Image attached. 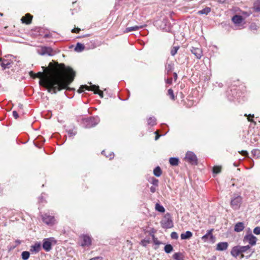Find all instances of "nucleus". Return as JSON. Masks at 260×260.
<instances>
[{"label":"nucleus","instance_id":"nucleus-24","mask_svg":"<svg viewBox=\"0 0 260 260\" xmlns=\"http://www.w3.org/2000/svg\"><path fill=\"white\" fill-rule=\"evenodd\" d=\"M153 174L156 177H159L162 174V171L159 167H156L153 170Z\"/></svg>","mask_w":260,"mask_h":260},{"label":"nucleus","instance_id":"nucleus-23","mask_svg":"<svg viewBox=\"0 0 260 260\" xmlns=\"http://www.w3.org/2000/svg\"><path fill=\"white\" fill-rule=\"evenodd\" d=\"M170 164L173 166H176L178 165L179 159L176 157H171L169 159Z\"/></svg>","mask_w":260,"mask_h":260},{"label":"nucleus","instance_id":"nucleus-56","mask_svg":"<svg viewBox=\"0 0 260 260\" xmlns=\"http://www.w3.org/2000/svg\"><path fill=\"white\" fill-rule=\"evenodd\" d=\"M3 67H4V68L3 69V70H5V69H6V66H3Z\"/></svg>","mask_w":260,"mask_h":260},{"label":"nucleus","instance_id":"nucleus-39","mask_svg":"<svg viewBox=\"0 0 260 260\" xmlns=\"http://www.w3.org/2000/svg\"><path fill=\"white\" fill-rule=\"evenodd\" d=\"M171 237L173 239H177L178 238V236L176 232H173L171 234Z\"/></svg>","mask_w":260,"mask_h":260},{"label":"nucleus","instance_id":"nucleus-30","mask_svg":"<svg viewBox=\"0 0 260 260\" xmlns=\"http://www.w3.org/2000/svg\"><path fill=\"white\" fill-rule=\"evenodd\" d=\"M164 249L166 253H169L173 250V246L171 244H167L165 246Z\"/></svg>","mask_w":260,"mask_h":260},{"label":"nucleus","instance_id":"nucleus-27","mask_svg":"<svg viewBox=\"0 0 260 260\" xmlns=\"http://www.w3.org/2000/svg\"><path fill=\"white\" fill-rule=\"evenodd\" d=\"M155 209L161 213H164L165 211L164 207L158 203L155 204Z\"/></svg>","mask_w":260,"mask_h":260},{"label":"nucleus","instance_id":"nucleus-11","mask_svg":"<svg viewBox=\"0 0 260 260\" xmlns=\"http://www.w3.org/2000/svg\"><path fill=\"white\" fill-rule=\"evenodd\" d=\"M80 238H81L83 241V242L81 244L82 247L89 246L91 244V239L89 236L82 235Z\"/></svg>","mask_w":260,"mask_h":260},{"label":"nucleus","instance_id":"nucleus-47","mask_svg":"<svg viewBox=\"0 0 260 260\" xmlns=\"http://www.w3.org/2000/svg\"><path fill=\"white\" fill-rule=\"evenodd\" d=\"M150 191L152 193L155 192V191H156L155 186H151L150 187Z\"/></svg>","mask_w":260,"mask_h":260},{"label":"nucleus","instance_id":"nucleus-36","mask_svg":"<svg viewBox=\"0 0 260 260\" xmlns=\"http://www.w3.org/2000/svg\"><path fill=\"white\" fill-rule=\"evenodd\" d=\"M168 95L171 97L172 100H174V95L173 90L172 89H169L168 91Z\"/></svg>","mask_w":260,"mask_h":260},{"label":"nucleus","instance_id":"nucleus-44","mask_svg":"<svg viewBox=\"0 0 260 260\" xmlns=\"http://www.w3.org/2000/svg\"><path fill=\"white\" fill-rule=\"evenodd\" d=\"M13 115L15 119H17L19 117L18 114L16 111H13Z\"/></svg>","mask_w":260,"mask_h":260},{"label":"nucleus","instance_id":"nucleus-50","mask_svg":"<svg viewBox=\"0 0 260 260\" xmlns=\"http://www.w3.org/2000/svg\"><path fill=\"white\" fill-rule=\"evenodd\" d=\"M250 117H253L254 115H251L250 114V115H248V117L247 118L249 121L253 122V120L252 119L250 118H249Z\"/></svg>","mask_w":260,"mask_h":260},{"label":"nucleus","instance_id":"nucleus-6","mask_svg":"<svg viewBox=\"0 0 260 260\" xmlns=\"http://www.w3.org/2000/svg\"><path fill=\"white\" fill-rule=\"evenodd\" d=\"M38 52L41 55H48L51 56L54 54L53 49L51 47L45 46L40 47L38 49Z\"/></svg>","mask_w":260,"mask_h":260},{"label":"nucleus","instance_id":"nucleus-41","mask_svg":"<svg viewBox=\"0 0 260 260\" xmlns=\"http://www.w3.org/2000/svg\"><path fill=\"white\" fill-rule=\"evenodd\" d=\"M253 233L256 235L260 234V226H257L253 230Z\"/></svg>","mask_w":260,"mask_h":260},{"label":"nucleus","instance_id":"nucleus-10","mask_svg":"<svg viewBox=\"0 0 260 260\" xmlns=\"http://www.w3.org/2000/svg\"><path fill=\"white\" fill-rule=\"evenodd\" d=\"M51 239H45L43 241V248L46 251H49L51 249Z\"/></svg>","mask_w":260,"mask_h":260},{"label":"nucleus","instance_id":"nucleus-2","mask_svg":"<svg viewBox=\"0 0 260 260\" xmlns=\"http://www.w3.org/2000/svg\"><path fill=\"white\" fill-rule=\"evenodd\" d=\"M160 223L162 228L164 229H169L173 226V222L169 213L165 214L162 219Z\"/></svg>","mask_w":260,"mask_h":260},{"label":"nucleus","instance_id":"nucleus-40","mask_svg":"<svg viewBox=\"0 0 260 260\" xmlns=\"http://www.w3.org/2000/svg\"><path fill=\"white\" fill-rule=\"evenodd\" d=\"M151 183L154 186H157L158 180L154 178H152Z\"/></svg>","mask_w":260,"mask_h":260},{"label":"nucleus","instance_id":"nucleus-49","mask_svg":"<svg viewBox=\"0 0 260 260\" xmlns=\"http://www.w3.org/2000/svg\"><path fill=\"white\" fill-rule=\"evenodd\" d=\"M240 154H241L242 155H248V153L246 151H242L241 152H240Z\"/></svg>","mask_w":260,"mask_h":260},{"label":"nucleus","instance_id":"nucleus-19","mask_svg":"<svg viewBox=\"0 0 260 260\" xmlns=\"http://www.w3.org/2000/svg\"><path fill=\"white\" fill-rule=\"evenodd\" d=\"M192 234L191 232L187 231L184 233H182L181 234L180 237H181V239L184 240V239H188L192 237Z\"/></svg>","mask_w":260,"mask_h":260},{"label":"nucleus","instance_id":"nucleus-26","mask_svg":"<svg viewBox=\"0 0 260 260\" xmlns=\"http://www.w3.org/2000/svg\"><path fill=\"white\" fill-rule=\"evenodd\" d=\"M253 9L256 12L260 11V0H257L254 3Z\"/></svg>","mask_w":260,"mask_h":260},{"label":"nucleus","instance_id":"nucleus-29","mask_svg":"<svg viewBox=\"0 0 260 260\" xmlns=\"http://www.w3.org/2000/svg\"><path fill=\"white\" fill-rule=\"evenodd\" d=\"M29 255H30L29 252L28 251H26L22 252V253L21 254L22 258L23 260L28 259L29 257Z\"/></svg>","mask_w":260,"mask_h":260},{"label":"nucleus","instance_id":"nucleus-28","mask_svg":"<svg viewBox=\"0 0 260 260\" xmlns=\"http://www.w3.org/2000/svg\"><path fill=\"white\" fill-rule=\"evenodd\" d=\"M175 260H183V256L181 253H175L173 256Z\"/></svg>","mask_w":260,"mask_h":260},{"label":"nucleus","instance_id":"nucleus-32","mask_svg":"<svg viewBox=\"0 0 260 260\" xmlns=\"http://www.w3.org/2000/svg\"><path fill=\"white\" fill-rule=\"evenodd\" d=\"M221 167L220 166H214L213 168V172L215 174H218L221 171Z\"/></svg>","mask_w":260,"mask_h":260},{"label":"nucleus","instance_id":"nucleus-37","mask_svg":"<svg viewBox=\"0 0 260 260\" xmlns=\"http://www.w3.org/2000/svg\"><path fill=\"white\" fill-rule=\"evenodd\" d=\"M252 153L254 155H256L257 157L260 156V151L258 149H254L252 151Z\"/></svg>","mask_w":260,"mask_h":260},{"label":"nucleus","instance_id":"nucleus-54","mask_svg":"<svg viewBox=\"0 0 260 260\" xmlns=\"http://www.w3.org/2000/svg\"><path fill=\"white\" fill-rule=\"evenodd\" d=\"M126 242H127L128 244H130V245H131V246H132V243H131V242L130 241H129V240H127V241H126Z\"/></svg>","mask_w":260,"mask_h":260},{"label":"nucleus","instance_id":"nucleus-21","mask_svg":"<svg viewBox=\"0 0 260 260\" xmlns=\"http://www.w3.org/2000/svg\"><path fill=\"white\" fill-rule=\"evenodd\" d=\"M41 245L39 243H36L31 246L30 251L32 252H38L40 250Z\"/></svg>","mask_w":260,"mask_h":260},{"label":"nucleus","instance_id":"nucleus-9","mask_svg":"<svg viewBox=\"0 0 260 260\" xmlns=\"http://www.w3.org/2000/svg\"><path fill=\"white\" fill-rule=\"evenodd\" d=\"M33 16L29 13H27L25 15V16H23L21 21L22 23L28 25L30 24L32 22Z\"/></svg>","mask_w":260,"mask_h":260},{"label":"nucleus","instance_id":"nucleus-17","mask_svg":"<svg viewBox=\"0 0 260 260\" xmlns=\"http://www.w3.org/2000/svg\"><path fill=\"white\" fill-rule=\"evenodd\" d=\"M231 253L233 256L235 257H237L241 253L239 247L236 246L233 247L231 251Z\"/></svg>","mask_w":260,"mask_h":260},{"label":"nucleus","instance_id":"nucleus-34","mask_svg":"<svg viewBox=\"0 0 260 260\" xmlns=\"http://www.w3.org/2000/svg\"><path fill=\"white\" fill-rule=\"evenodd\" d=\"M212 230L208 231V232L205 235L202 237V239L203 240H205L209 236H210L211 238H212L213 236L212 235Z\"/></svg>","mask_w":260,"mask_h":260},{"label":"nucleus","instance_id":"nucleus-46","mask_svg":"<svg viewBox=\"0 0 260 260\" xmlns=\"http://www.w3.org/2000/svg\"><path fill=\"white\" fill-rule=\"evenodd\" d=\"M89 260H103V257L101 256H96V257L90 258Z\"/></svg>","mask_w":260,"mask_h":260},{"label":"nucleus","instance_id":"nucleus-43","mask_svg":"<svg viewBox=\"0 0 260 260\" xmlns=\"http://www.w3.org/2000/svg\"><path fill=\"white\" fill-rule=\"evenodd\" d=\"M80 30H81L80 28L77 27V28H73L71 31L72 33L78 34L80 32Z\"/></svg>","mask_w":260,"mask_h":260},{"label":"nucleus","instance_id":"nucleus-1","mask_svg":"<svg viewBox=\"0 0 260 260\" xmlns=\"http://www.w3.org/2000/svg\"><path fill=\"white\" fill-rule=\"evenodd\" d=\"M43 72L29 73L33 78L40 79L39 84L53 93L62 89L71 90L69 85L73 82L76 72L69 66H42Z\"/></svg>","mask_w":260,"mask_h":260},{"label":"nucleus","instance_id":"nucleus-48","mask_svg":"<svg viewBox=\"0 0 260 260\" xmlns=\"http://www.w3.org/2000/svg\"><path fill=\"white\" fill-rule=\"evenodd\" d=\"M166 82H167V83L169 84H172V78L168 79L166 80Z\"/></svg>","mask_w":260,"mask_h":260},{"label":"nucleus","instance_id":"nucleus-52","mask_svg":"<svg viewBox=\"0 0 260 260\" xmlns=\"http://www.w3.org/2000/svg\"><path fill=\"white\" fill-rule=\"evenodd\" d=\"M173 76H174V80H176L177 78V73H174V74H173Z\"/></svg>","mask_w":260,"mask_h":260},{"label":"nucleus","instance_id":"nucleus-13","mask_svg":"<svg viewBox=\"0 0 260 260\" xmlns=\"http://www.w3.org/2000/svg\"><path fill=\"white\" fill-rule=\"evenodd\" d=\"M90 89L93 91L95 94H98L101 98H103V92L99 89V86L95 85H91Z\"/></svg>","mask_w":260,"mask_h":260},{"label":"nucleus","instance_id":"nucleus-58","mask_svg":"<svg viewBox=\"0 0 260 260\" xmlns=\"http://www.w3.org/2000/svg\"><path fill=\"white\" fill-rule=\"evenodd\" d=\"M2 60V58H0V61Z\"/></svg>","mask_w":260,"mask_h":260},{"label":"nucleus","instance_id":"nucleus-3","mask_svg":"<svg viewBox=\"0 0 260 260\" xmlns=\"http://www.w3.org/2000/svg\"><path fill=\"white\" fill-rule=\"evenodd\" d=\"M242 202L241 196L235 194L231 200V206L234 210H238L240 208Z\"/></svg>","mask_w":260,"mask_h":260},{"label":"nucleus","instance_id":"nucleus-14","mask_svg":"<svg viewBox=\"0 0 260 260\" xmlns=\"http://www.w3.org/2000/svg\"><path fill=\"white\" fill-rule=\"evenodd\" d=\"M145 26V25H139V26L135 25L134 26L128 27H127L125 28L124 32L125 33H127V32H129L132 31H136V30H139V29L143 28Z\"/></svg>","mask_w":260,"mask_h":260},{"label":"nucleus","instance_id":"nucleus-51","mask_svg":"<svg viewBox=\"0 0 260 260\" xmlns=\"http://www.w3.org/2000/svg\"><path fill=\"white\" fill-rule=\"evenodd\" d=\"M154 242L156 245H159L160 244V242L157 239H154Z\"/></svg>","mask_w":260,"mask_h":260},{"label":"nucleus","instance_id":"nucleus-7","mask_svg":"<svg viewBox=\"0 0 260 260\" xmlns=\"http://www.w3.org/2000/svg\"><path fill=\"white\" fill-rule=\"evenodd\" d=\"M244 240L248 242L251 245L253 246L256 244L257 238L252 234H249L244 237Z\"/></svg>","mask_w":260,"mask_h":260},{"label":"nucleus","instance_id":"nucleus-4","mask_svg":"<svg viewBox=\"0 0 260 260\" xmlns=\"http://www.w3.org/2000/svg\"><path fill=\"white\" fill-rule=\"evenodd\" d=\"M184 159L191 165H197L198 164L197 157L192 152H187L185 154Z\"/></svg>","mask_w":260,"mask_h":260},{"label":"nucleus","instance_id":"nucleus-5","mask_svg":"<svg viewBox=\"0 0 260 260\" xmlns=\"http://www.w3.org/2000/svg\"><path fill=\"white\" fill-rule=\"evenodd\" d=\"M6 57L7 59H4V61L2 63L1 65L17 64L20 62V60L17 59V57L12 55H8Z\"/></svg>","mask_w":260,"mask_h":260},{"label":"nucleus","instance_id":"nucleus-53","mask_svg":"<svg viewBox=\"0 0 260 260\" xmlns=\"http://www.w3.org/2000/svg\"><path fill=\"white\" fill-rule=\"evenodd\" d=\"M242 14H244V15H245L247 16H248L250 15V14L248 13V12H243Z\"/></svg>","mask_w":260,"mask_h":260},{"label":"nucleus","instance_id":"nucleus-31","mask_svg":"<svg viewBox=\"0 0 260 260\" xmlns=\"http://www.w3.org/2000/svg\"><path fill=\"white\" fill-rule=\"evenodd\" d=\"M179 46H174L172 47L171 50V54L172 55L174 56L177 52L178 50L179 49Z\"/></svg>","mask_w":260,"mask_h":260},{"label":"nucleus","instance_id":"nucleus-15","mask_svg":"<svg viewBox=\"0 0 260 260\" xmlns=\"http://www.w3.org/2000/svg\"><path fill=\"white\" fill-rule=\"evenodd\" d=\"M228 247V243L227 242H220L217 244L216 250L219 251L225 250Z\"/></svg>","mask_w":260,"mask_h":260},{"label":"nucleus","instance_id":"nucleus-8","mask_svg":"<svg viewBox=\"0 0 260 260\" xmlns=\"http://www.w3.org/2000/svg\"><path fill=\"white\" fill-rule=\"evenodd\" d=\"M42 220L45 223L48 225H52L55 223L54 217L47 214L42 216Z\"/></svg>","mask_w":260,"mask_h":260},{"label":"nucleus","instance_id":"nucleus-12","mask_svg":"<svg viewBox=\"0 0 260 260\" xmlns=\"http://www.w3.org/2000/svg\"><path fill=\"white\" fill-rule=\"evenodd\" d=\"M191 51L198 59L201 58L202 56V51L200 48L192 47Z\"/></svg>","mask_w":260,"mask_h":260},{"label":"nucleus","instance_id":"nucleus-20","mask_svg":"<svg viewBox=\"0 0 260 260\" xmlns=\"http://www.w3.org/2000/svg\"><path fill=\"white\" fill-rule=\"evenodd\" d=\"M211 10L210 7H206L203 10L199 11L197 12V14H199V15H203V14L207 15L211 12Z\"/></svg>","mask_w":260,"mask_h":260},{"label":"nucleus","instance_id":"nucleus-33","mask_svg":"<svg viewBox=\"0 0 260 260\" xmlns=\"http://www.w3.org/2000/svg\"><path fill=\"white\" fill-rule=\"evenodd\" d=\"M155 119L154 117H150L148 119V123L151 125H154L155 124Z\"/></svg>","mask_w":260,"mask_h":260},{"label":"nucleus","instance_id":"nucleus-22","mask_svg":"<svg viewBox=\"0 0 260 260\" xmlns=\"http://www.w3.org/2000/svg\"><path fill=\"white\" fill-rule=\"evenodd\" d=\"M85 49V46L83 44L78 43L75 47V50L77 52H81Z\"/></svg>","mask_w":260,"mask_h":260},{"label":"nucleus","instance_id":"nucleus-25","mask_svg":"<svg viewBox=\"0 0 260 260\" xmlns=\"http://www.w3.org/2000/svg\"><path fill=\"white\" fill-rule=\"evenodd\" d=\"M90 88L91 86H88L86 85H82L80 87L79 89L78 90V92L79 93H82V92H83L84 89L88 90H91Z\"/></svg>","mask_w":260,"mask_h":260},{"label":"nucleus","instance_id":"nucleus-18","mask_svg":"<svg viewBox=\"0 0 260 260\" xmlns=\"http://www.w3.org/2000/svg\"><path fill=\"white\" fill-rule=\"evenodd\" d=\"M244 228V223L242 222H238L236 224L234 228V230L235 232H240L243 230Z\"/></svg>","mask_w":260,"mask_h":260},{"label":"nucleus","instance_id":"nucleus-16","mask_svg":"<svg viewBox=\"0 0 260 260\" xmlns=\"http://www.w3.org/2000/svg\"><path fill=\"white\" fill-rule=\"evenodd\" d=\"M243 18L241 16L238 15H234L232 18V20L234 23L236 24H239L242 23L243 21Z\"/></svg>","mask_w":260,"mask_h":260},{"label":"nucleus","instance_id":"nucleus-55","mask_svg":"<svg viewBox=\"0 0 260 260\" xmlns=\"http://www.w3.org/2000/svg\"><path fill=\"white\" fill-rule=\"evenodd\" d=\"M159 137V135H157L155 137V140H157L158 139V138Z\"/></svg>","mask_w":260,"mask_h":260},{"label":"nucleus","instance_id":"nucleus-42","mask_svg":"<svg viewBox=\"0 0 260 260\" xmlns=\"http://www.w3.org/2000/svg\"><path fill=\"white\" fill-rule=\"evenodd\" d=\"M68 133L70 137L74 136L76 134V132H74L73 130H69Z\"/></svg>","mask_w":260,"mask_h":260},{"label":"nucleus","instance_id":"nucleus-35","mask_svg":"<svg viewBox=\"0 0 260 260\" xmlns=\"http://www.w3.org/2000/svg\"><path fill=\"white\" fill-rule=\"evenodd\" d=\"M239 248L240 249L241 253H242L245 252L246 251L250 249V246L249 245H247L245 246L239 247Z\"/></svg>","mask_w":260,"mask_h":260},{"label":"nucleus","instance_id":"nucleus-45","mask_svg":"<svg viewBox=\"0 0 260 260\" xmlns=\"http://www.w3.org/2000/svg\"><path fill=\"white\" fill-rule=\"evenodd\" d=\"M48 65H65L64 63H58L57 62H54V63L52 62H49Z\"/></svg>","mask_w":260,"mask_h":260},{"label":"nucleus","instance_id":"nucleus-38","mask_svg":"<svg viewBox=\"0 0 260 260\" xmlns=\"http://www.w3.org/2000/svg\"><path fill=\"white\" fill-rule=\"evenodd\" d=\"M150 243V241L148 240L143 239L141 242V244L143 246H146L148 244Z\"/></svg>","mask_w":260,"mask_h":260},{"label":"nucleus","instance_id":"nucleus-57","mask_svg":"<svg viewBox=\"0 0 260 260\" xmlns=\"http://www.w3.org/2000/svg\"><path fill=\"white\" fill-rule=\"evenodd\" d=\"M0 15H1V16H3V13H0Z\"/></svg>","mask_w":260,"mask_h":260}]
</instances>
